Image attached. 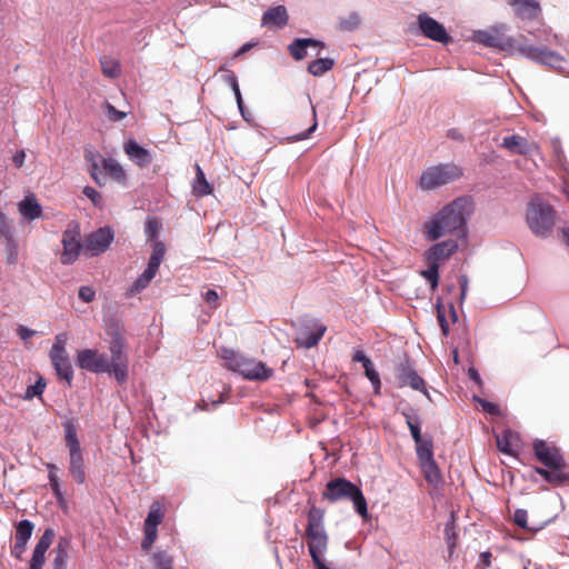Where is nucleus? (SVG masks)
<instances>
[{
  "instance_id": "58",
  "label": "nucleus",
  "mask_w": 569,
  "mask_h": 569,
  "mask_svg": "<svg viewBox=\"0 0 569 569\" xmlns=\"http://www.w3.org/2000/svg\"><path fill=\"white\" fill-rule=\"evenodd\" d=\"M352 360L355 362H361L363 367L372 362L361 350L355 352Z\"/></svg>"
},
{
  "instance_id": "49",
  "label": "nucleus",
  "mask_w": 569,
  "mask_h": 569,
  "mask_svg": "<svg viewBox=\"0 0 569 569\" xmlns=\"http://www.w3.org/2000/svg\"><path fill=\"white\" fill-rule=\"evenodd\" d=\"M157 529L144 527V538L141 542V548L146 551L150 550L151 546L157 539Z\"/></svg>"
},
{
  "instance_id": "3",
  "label": "nucleus",
  "mask_w": 569,
  "mask_h": 569,
  "mask_svg": "<svg viewBox=\"0 0 569 569\" xmlns=\"http://www.w3.org/2000/svg\"><path fill=\"white\" fill-rule=\"evenodd\" d=\"M326 511L315 503L307 511V526L303 535L308 553L317 569H330L326 565V553L330 538L325 525Z\"/></svg>"
},
{
  "instance_id": "10",
  "label": "nucleus",
  "mask_w": 569,
  "mask_h": 569,
  "mask_svg": "<svg viewBox=\"0 0 569 569\" xmlns=\"http://www.w3.org/2000/svg\"><path fill=\"white\" fill-rule=\"evenodd\" d=\"M462 170L455 163H440L428 167L422 171L419 186L423 190H435L439 187L458 180Z\"/></svg>"
},
{
  "instance_id": "37",
  "label": "nucleus",
  "mask_w": 569,
  "mask_h": 569,
  "mask_svg": "<svg viewBox=\"0 0 569 569\" xmlns=\"http://www.w3.org/2000/svg\"><path fill=\"white\" fill-rule=\"evenodd\" d=\"M515 436L510 430H505L501 435L497 436V447L498 449L509 456H513V440Z\"/></svg>"
},
{
  "instance_id": "57",
  "label": "nucleus",
  "mask_w": 569,
  "mask_h": 569,
  "mask_svg": "<svg viewBox=\"0 0 569 569\" xmlns=\"http://www.w3.org/2000/svg\"><path fill=\"white\" fill-rule=\"evenodd\" d=\"M37 332L34 330H31L24 326L18 327V335L22 340H27L31 337H33Z\"/></svg>"
},
{
  "instance_id": "64",
  "label": "nucleus",
  "mask_w": 569,
  "mask_h": 569,
  "mask_svg": "<svg viewBox=\"0 0 569 569\" xmlns=\"http://www.w3.org/2000/svg\"><path fill=\"white\" fill-rule=\"evenodd\" d=\"M491 553L489 551L481 552L480 553V561L481 563L487 568L490 566L491 561Z\"/></svg>"
},
{
  "instance_id": "16",
  "label": "nucleus",
  "mask_w": 569,
  "mask_h": 569,
  "mask_svg": "<svg viewBox=\"0 0 569 569\" xmlns=\"http://www.w3.org/2000/svg\"><path fill=\"white\" fill-rule=\"evenodd\" d=\"M418 24L421 33L433 41L447 44L451 38L445 27L427 13L418 16Z\"/></svg>"
},
{
  "instance_id": "59",
  "label": "nucleus",
  "mask_w": 569,
  "mask_h": 569,
  "mask_svg": "<svg viewBox=\"0 0 569 569\" xmlns=\"http://www.w3.org/2000/svg\"><path fill=\"white\" fill-rule=\"evenodd\" d=\"M219 299V296L217 293L216 290H212V289H209L206 293H204V300L209 305H216V302L218 301Z\"/></svg>"
},
{
  "instance_id": "35",
  "label": "nucleus",
  "mask_w": 569,
  "mask_h": 569,
  "mask_svg": "<svg viewBox=\"0 0 569 569\" xmlns=\"http://www.w3.org/2000/svg\"><path fill=\"white\" fill-rule=\"evenodd\" d=\"M100 64H101L102 73L106 77L116 79L120 76L121 70H120V63L118 60H116L111 57L104 56V57L100 58Z\"/></svg>"
},
{
  "instance_id": "24",
  "label": "nucleus",
  "mask_w": 569,
  "mask_h": 569,
  "mask_svg": "<svg viewBox=\"0 0 569 569\" xmlns=\"http://www.w3.org/2000/svg\"><path fill=\"white\" fill-rule=\"evenodd\" d=\"M403 416L406 418V423L410 429V433L416 443V453H419L421 452V450L425 449H432L433 443L431 438H422L421 436L419 419L406 412H403Z\"/></svg>"
},
{
  "instance_id": "11",
  "label": "nucleus",
  "mask_w": 569,
  "mask_h": 569,
  "mask_svg": "<svg viewBox=\"0 0 569 569\" xmlns=\"http://www.w3.org/2000/svg\"><path fill=\"white\" fill-rule=\"evenodd\" d=\"M227 366L230 370L238 372L248 380L264 381L273 375V370L268 368L264 362L240 355H232L230 358H227Z\"/></svg>"
},
{
  "instance_id": "50",
  "label": "nucleus",
  "mask_w": 569,
  "mask_h": 569,
  "mask_svg": "<svg viewBox=\"0 0 569 569\" xmlns=\"http://www.w3.org/2000/svg\"><path fill=\"white\" fill-rule=\"evenodd\" d=\"M219 71H221L223 73L222 74L223 81L226 83H228L232 90L239 87L238 79L232 70L221 67Z\"/></svg>"
},
{
  "instance_id": "28",
  "label": "nucleus",
  "mask_w": 569,
  "mask_h": 569,
  "mask_svg": "<svg viewBox=\"0 0 569 569\" xmlns=\"http://www.w3.org/2000/svg\"><path fill=\"white\" fill-rule=\"evenodd\" d=\"M99 158L100 156L91 150L84 151V159L90 164V177L97 184L103 186L106 183V176L100 169Z\"/></svg>"
},
{
  "instance_id": "19",
  "label": "nucleus",
  "mask_w": 569,
  "mask_h": 569,
  "mask_svg": "<svg viewBox=\"0 0 569 569\" xmlns=\"http://www.w3.org/2000/svg\"><path fill=\"white\" fill-rule=\"evenodd\" d=\"M501 147L507 149L512 154L532 156L539 152V147L536 142L528 140L519 134L507 136L502 139Z\"/></svg>"
},
{
  "instance_id": "5",
  "label": "nucleus",
  "mask_w": 569,
  "mask_h": 569,
  "mask_svg": "<svg viewBox=\"0 0 569 569\" xmlns=\"http://www.w3.org/2000/svg\"><path fill=\"white\" fill-rule=\"evenodd\" d=\"M558 214L548 202L535 198L526 209V222L530 231L538 238H549L556 227Z\"/></svg>"
},
{
  "instance_id": "42",
  "label": "nucleus",
  "mask_w": 569,
  "mask_h": 569,
  "mask_svg": "<svg viewBox=\"0 0 569 569\" xmlns=\"http://www.w3.org/2000/svg\"><path fill=\"white\" fill-rule=\"evenodd\" d=\"M363 369H365L366 377L370 380V382L375 389V393L378 395L380 392L381 381H380L379 373L377 372V370L373 367V363L371 362L370 365H366V367H363Z\"/></svg>"
},
{
  "instance_id": "21",
  "label": "nucleus",
  "mask_w": 569,
  "mask_h": 569,
  "mask_svg": "<svg viewBox=\"0 0 569 569\" xmlns=\"http://www.w3.org/2000/svg\"><path fill=\"white\" fill-rule=\"evenodd\" d=\"M517 17L522 20H532L538 18L541 12L539 2L536 0H508Z\"/></svg>"
},
{
  "instance_id": "55",
  "label": "nucleus",
  "mask_w": 569,
  "mask_h": 569,
  "mask_svg": "<svg viewBox=\"0 0 569 569\" xmlns=\"http://www.w3.org/2000/svg\"><path fill=\"white\" fill-rule=\"evenodd\" d=\"M437 313H438L437 318H438L441 331L445 336H447L449 333V325H448V321H447L440 306H438V308H437Z\"/></svg>"
},
{
  "instance_id": "60",
  "label": "nucleus",
  "mask_w": 569,
  "mask_h": 569,
  "mask_svg": "<svg viewBox=\"0 0 569 569\" xmlns=\"http://www.w3.org/2000/svg\"><path fill=\"white\" fill-rule=\"evenodd\" d=\"M24 159L26 152L23 150H20L13 156L12 161L17 168H21L24 163Z\"/></svg>"
},
{
  "instance_id": "56",
  "label": "nucleus",
  "mask_w": 569,
  "mask_h": 569,
  "mask_svg": "<svg viewBox=\"0 0 569 569\" xmlns=\"http://www.w3.org/2000/svg\"><path fill=\"white\" fill-rule=\"evenodd\" d=\"M152 256L159 258L160 260H163L166 254V247L161 241H154L152 244Z\"/></svg>"
},
{
  "instance_id": "26",
  "label": "nucleus",
  "mask_w": 569,
  "mask_h": 569,
  "mask_svg": "<svg viewBox=\"0 0 569 569\" xmlns=\"http://www.w3.org/2000/svg\"><path fill=\"white\" fill-rule=\"evenodd\" d=\"M124 152L130 160L141 168L149 166L152 161L149 150L141 147L134 140H129L124 143Z\"/></svg>"
},
{
  "instance_id": "9",
  "label": "nucleus",
  "mask_w": 569,
  "mask_h": 569,
  "mask_svg": "<svg viewBox=\"0 0 569 569\" xmlns=\"http://www.w3.org/2000/svg\"><path fill=\"white\" fill-rule=\"evenodd\" d=\"M108 333L111 336L109 341V351L111 359L109 360V371L116 380L122 385L128 380L129 360L124 351L126 341L123 335L118 328H114Z\"/></svg>"
},
{
  "instance_id": "8",
  "label": "nucleus",
  "mask_w": 569,
  "mask_h": 569,
  "mask_svg": "<svg viewBox=\"0 0 569 569\" xmlns=\"http://www.w3.org/2000/svg\"><path fill=\"white\" fill-rule=\"evenodd\" d=\"M66 446L69 449V472L77 483L86 482L84 460L77 436V426L72 420L63 423Z\"/></svg>"
},
{
  "instance_id": "22",
  "label": "nucleus",
  "mask_w": 569,
  "mask_h": 569,
  "mask_svg": "<svg viewBox=\"0 0 569 569\" xmlns=\"http://www.w3.org/2000/svg\"><path fill=\"white\" fill-rule=\"evenodd\" d=\"M289 14L284 6H276L269 8L261 18V23L264 27L284 28L288 24Z\"/></svg>"
},
{
  "instance_id": "43",
  "label": "nucleus",
  "mask_w": 569,
  "mask_h": 569,
  "mask_svg": "<svg viewBox=\"0 0 569 569\" xmlns=\"http://www.w3.org/2000/svg\"><path fill=\"white\" fill-rule=\"evenodd\" d=\"M311 110H312V118H311L312 123H311V126L306 131L300 132V133L289 138L291 141H300V140L308 139L311 136V133L316 131V129L318 127L317 112H316V108L315 107H311Z\"/></svg>"
},
{
  "instance_id": "25",
  "label": "nucleus",
  "mask_w": 569,
  "mask_h": 569,
  "mask_svg": "<svg viewBox=\"0 0 569 569\" xmlns=\"http://www.w3.org/2000/svg\"><path fill=\"white\" fill-rule=\"evenodd\" d=\"M18 211L28 221L36 220L42 216V207L33 193L27 194L18 203Z\"/></svg>"
},
{
  "instance_id": "63",
  "label": "nucleus",
  "mask_w": 569,
  "mask_h": 569,
  "mask_svg": "<svg viewBox=\"0 0 569 569\" xmlns=\"http://www.w3.org/2000/svg\"><path fill=\"white\" fill-rule=\"evenodd\" d=\"M161 262L162 260L151 254L148 261V267L159 270Z\"/></svg>"
},
{
  "instance_id": "41",
  "label": "nucleus",
  "mask_w": 569,
  "mask_h": 569,
  "mask_svg": "<svg viewBox=\"0 0 569 569\" xmlns=\"http://www.w3.org/2000/svg\"><path fill=\"white\" fill-rule=\"evenodd\" d=\"M154 569H172V558L166 551H157L152 556Z\"/></svg>"
},
{
  "instance_id": "15",
  "label": "nucleus",
  "mask_w": 569,
  "mask_h": 569,
  "mask_svg": "<svg viewBox=\"0 0 569 569\" xmlns=\"http://www.w3.org/2000/svg\"><path fill=\"white\" fill-rule=\"evenodd\" d=\"M77 365L90 372L100 373L109 371V360L104 353L99 352L97 349H83L77 355Z\"/></svg>"
},
{
  "instance_id": "30",
  "label": "nucleus",
  "mask_w": 569,
  "mask_h": 569,
  "mask_svg": "<svg viewBox=\"0 0 569 569\" xmlns=\"http://www.w3.org/2000/svg\"><path fill=\"white\" fill-rule=\"evenodd\" d=\"M445 540L448 547V559L452 560L455 556V549L458 543V532L456 529L453 516H451L450 521L446 523L445 527Z\"/></svg>"
},
{
  "instance_id": "62",
  "label": "nucleus",
  "mask_w": 569,
  "mask_h": 569,
  "mask_svg": "<svg viewBox=\"0 0 569 569\" xmlns=\"http://www.w3.org/2000/svg\"><path fill=\"white\" fill-rule=\"evenodd\" d=\"M459 284L461 288V300L465 299L467 289H468V278L466 276H461L459 278Z\"/></svg>"
},
{
  "instance_id": "48",
  "label": "nucleus",
  "mask_w": 569,
  "mask_h": 569,
  "mask_svg": "<svg viewBox=\"0 0 569 569\" xmlns=\"http://www.w3.org/2000/svg\"><path fill=\"white\" fill-rule=\"evenodd\" d=\"M83 194L91 200L93 206L101 208L103 204V199L100 192H98L94 188L87 186L83 188Z\"/></svg>"
},
{
  "instance_id": "46",
  "label": "nucleus",
  "mask_w": 569,
  "mask_h": 569,
  "mask_svg": "<svg viewBox=\"0 0 569 569\" xmlns=\"http://www.w3.org/2000/svg\"><path fill=\"white\" fill-rule=\"evenodd\" d=\"M46 388V382L42 378H39L38 381L29 386L26 390V398L32 399L33 397H40Z\"/></svg>"
},
{
  "instance_id": "27",
  "label": "nucleus",
  "mask_w": 569,
  "mask_h": 569,
  "mask_svg": "<svg viewBox=\"0 0 569 569\" xmlns=\"http://www.w3.org/2000/svg\"><path fill=\"white\" fill-rule=\"evenodd\" d=\"M309 47L322 49L325 44L319 40L310 38L296 39L288 46V51L293 59L302 60L307 57V49Z\"/></svg>"
},
{
  "instance_id": "20",
  "label": "nucleus",
  "mask_w": 569,
  "mask_h": 569,
  "mask_svg": "<svg viewBox=\"0 0 569 569\" xmlns=\"http://www.w3.org/2000/svg\"><path fill=\"white\" fill-rule=\"evenodd\" d=\"M53 539L54 530L47 528L34 547L29 569H42L46 562V552L52 545Z\"/></svg>"
},
{
  "instance_id": "40",
  "label": "nucleus",
  "mask_w": 569,
  "mask_h": 569,
  "mask_svg": "<svg viewBox=\"0 0 569 569\" xmlns=\"http://www.w3.org/2000/svg\"><path fill=\"white\" fill-rule=\"evenodd\" d=\"M360 24V17L356 12L349 13L347 17H342L339 20V29L342 31H353Z\"/></svg>"
},
{
  "instance_id": "17",
  "label": "nucleus",
  "mask_w": 569,
  "mask_h": 569,
  "mask_svg": "<svg viewBox=\"0 0 569 569\" xmlns=\"http://www.w3.org/2000/svg\"><path fill=\"white\" fill-rule=\"evenodd\" d=\"M417 458L426 481L435 488L438 487L442 482V476L437 462L433 459V450H421V452L417 453Z\"/></svg>"
},
{
  "instance_id": "6",
  "label": "nucleus",
  "mask_w": 569,
  "mask_h": 569,
  "mask_svg": "<svg viewBox=\"0 0 569 569\" xmlns=\"http://www.w3.org/2000/svg\"><path fill=\"white\" fill-rule=\"evenodd\" d=\"M322 498L329 502L351 500L356 511L365 519L368 517L367 500L361 489L346 478L339 477L330 480L326 485Z\"/></svg>"
},
{
  "instance_id": "44",
  "label": "nucleus",
  "mask_w": 569,
  "mask_h": 569,
  "mask_svg": "<svg viewBox=\"0 0 569 569\" xmlns=\"http://www.w3.org/2000/svg\"><path fill=\"white\" fill-rule=\"evenodd\" d=\"M150 284L149 281H147L141 276L138 277V279L132 283V286L128 289L126 292L127 298H131L136 296L137 293H140L142 290H144Z\"/></svg>"
},
{
  "instance_id": "1",
  "label": "nucleus",
  "mask_w": 569,
  "mask_h": 569,
  "mask_svg": "<svg viewBox=\"0 0 569 569\" xmlns=\"http://www.w3.org/2000/svg\"><path fill=\"white\" fill-rule=\"evenodd\" d=\"M472 212V202L461 197L445 206L430 221L425 223L423 233L430 241L448 234L466 236V223Z\"/></svg>"
},
{
  "instance_id": "54",
  "label": "nucleus",
  "mask_w": 569,
  "mask_h": 569,
  "mask_svg": "<svg viewBox=\"0 0 569 569\" xmlns=\"http://www.w3.org/2000/svg\"><path fill=\"white\" fill-rule=\"evenodd\" d=\"M96 297V292L91 287H80L79 289V298L84 302H91L93 301Z\"/></svg>"
},
{
  "instance_id": "45",
  "label": "nucleus",
  "mask_w": 569,
  "mask_h": 569,
  "mask_svg": "<svg viewBox=\"0 0 569 569\" xmlns=\"http://www.w3.org/2000/svg\"><path fill=\"white\" fill-rule=\"evenodd\" d=\"M104 111H106V116L107 118L111 121V122H117V121H120L122 119H124L127 117V112L124 111H120V110H117L111 103L109 102H106L104 103Z\"/></svg>"
},
{
  "instance_id": "52",
  "label": "nucleus",
  "mask_w": 569,
  "mask_h": 569,
  "mask_svg": "<svg viewBox=\"0 0 569 569\" xmlns=\"http://www.w3.org/2000/svg\"><path fill=\"white\" fill-rule=\"evenodd\" d=\"M513 521L517 526L521 528H527L528 526V515L523 509H517L513 513Z\"/></svg>"
},
{
  "instance_id": "18",
  "label": "nucleus",
  "mask_w": 569,
  "mask_h": 569,
  "mask_svg": "<svg viewBox=\"0 0 569 569\" xmlns=\"http://www.w3.org/2000/svg\"><path fill=\"white\" fill-rule=\"evenodd\" d=\"M50 360L59 378L66 380L70 387L73 378V369L66 348L52 346Z\"/></svg>"
},
{
  "instance_id": "23",
  "label": "nucleus",
  "mask_w": 569,
  "mask_h": 569,
  "mask_svg": "<svg viewBox=\"0 0 569 569\" xmlns=\"http://www.w3.org/2000/svg\"><path fill=\"white\" fill-rule=\"evenodd\" d=\"M327 328L325 325L315 322L311 329H303L296 338V342L305 348H312L318 345Z\"/></svg>"
},
{
  "instance_id": "34",
  "label": "nucleus",
  "mask_w": 569,
  "mask_h": 569,
  "mask_svg": "<svg viewBox=\"0 0 569 569\" xmlns=\"http://www.w3.org/2000/svg\"><path fill=\"white\" fill-rule=\"evenodd\" d=\"M68 547L67 540H60L54 548L53 569H67L68 560Z\"/></svg>"
},
{
  "instance_id": "12",
  "label": "nucleus",
  "mask_w": 569,
  "mask_h": 569,
  "mask_svg": "<svg viewBox=\"0 0 569 569\" xmlns=\"http://www.w3.org/2000/svg\"><path fill=\"white\" fill-rule=\"evenodd\" d=\"M61 243L60 262L62 264H72L77 261L84 247V243L81 241V229L78 221L72 220L68 223L62 233Z\"/></svg>"
},
{
  "instance_id": "14",
  "label": "nucleus",
  "mask_w": 569,
  "mask_h": 569,
  "mask_svg": "<svg viewBox=\"0 0 569 569\" xmlns=\"http://www.w3.org/2000/svg\"><path fill=\"white\" fill-rule=\"evenodd\" d=\"M114 233L110 227H102L87 236L83 251L89 257H96L108 250Z\"/></svg>"
},
{
  "instance_id": "4",
  "label": "nucleus",
  "mask_w": 569,
  "mask_h": 569,
  "mask_svg": "<svg viewBox=\"0 0 569 569\" xmlns=\"http://www.w3.org/2000/svg\"><path fill=\"white\" fill-rule=\"evenodd\" d=\"M532 450L536 459L545 467H536V473L552 486H562L569 481L566 459L557 446L536 439Z\"/></svg>"
},
{
  "instance_id": "47",
  "label": "nucleus",
  "mask_w": 569,
  "mask_h": 569,
  "mask_svg": "<svg viewBox=\"0 0 569 569\" xmlns=\"http://www.w3.org/2000/svg\"><path fill=\"white\" fill-rule=\"evenodd\" d=\"M160 231V224L156 218H149L146 222L144 232L147 237L151 240H156L158 238Z\"/></svg>"
},
{
  "instance_id": "61",
  "label": "nucleus",
  "mask_w": 569,
  "mask_h": 569,
  "mask_svg": "<svg viewBox=\"0 0 569 569\" xmlns=\"http://www.w3.org/2000/svg\"><path fill=\"white\" fill-rule=\"evenodd\" d=\"M158 270L150 268L147 266L144 271L140 274L142 278H144L147 281L151 282L152 279L156 277Z\"/></svg>"
},
{
  "instance_id": "33",
  "label": "nucleus",
  "mask_w": 569,
  "mask_h": 569,
  "mask_svg": "<svg viewBox=\"0 0 569 569\" xmlns=\"http://www.w3.org/2000/svg\"><path fill=\"white\" fill-rule=\"evenodd\" d=\"M333 60L330 58H320L311 61L308 66V72L315 77H321L333 68Z\"/></svg>"
},
{
  "instance_id": "51",
  "label": "nucleus",
  "mask_w": 569,
  "mask_h": 569,
  "mask_svg": "<svg viewBox=\"0 0 569 569\" xmlns=\"http://www.w3.org/2000/svg\"><path fill=\"white\" fill-rule=\"evenodd\" d=\"M475 399L482 407L483 411H486V412H488L490 415H499L500 413V409H499L498 405H496L493 402H490V401H487V400L481 399V398H475Z\"/></svg>"
},
{
  "instance_id": "13",
  "label": "nucleus",
  "mask_w": 569,
  "mask_h": 569,
  "mask_svg": "<svg viewBox=\"0 0 569 569\" xmlns=\"http://www.w3.org/2000/svg\"><path fill=\"white\" fill-rule=\"evenodd\" d=\"M395 379L399 388L410 387L416 391L422 392L429 400L431 399L426 381L418 375L410 359L405 358L395 366Z\"/></svg>"
},
{
  "instance_id": "31",
  "label": "nucleus",
  "mask_w": 569,
  "mask_h": 569,
  "mask_svg": "<svg viewBox=\"0 0 569 569\" xmlns=\"http://www.w3.org/2000/svg\"><path fill=\"white\" fill-rule=\"evenodd\" d=\"M193 193L203 197L212 192V188L206 179V176L199 164H196V179L192 186Z\"/></svg>"
},
{
  "instance_id": "53",
  "label": "nucleus",
  "mask_w": 569,
  "mask_h": 569,
  "mask_svg": "<svg viewBox=\"0 0 569 569\" xmlns=\"http://www.w3.org/2000/svg\"><path fill=\"white\" fill-rule=\"evenodd\" d=\"M28 541L18 540L14 538V545L12 546L11 553L17 559H21L23 552L26 551Z\"/></svg>"
},
{
  "instance_id": "7",
  "label": "nucleus",
  "mask_w": 569,
  "mask_h": 569,
  "mask_svg": "<svg viewBox=\"0 0 569 569\" xmlns=\"http://www.w3.org/2000/svg\"><path fill=\"white\" fill-rule=\"evenodd\" d=\"M458 249V242L453 239L438 242L430 247L423 254V262L427 269L420 274L436 289L439 283V267L447 261Z\"/></svg>"
},
{
  "instance_id": "39",
  "label": "nucleus",
  "mask_w": 569,
  "mask_h": 569,
  "mask_svg": "<svg viewBox=\"0 0 569 569\" xmlns=\"http://www.w3.org/2000/svg\"><path fill=\"white\" fill-rule=\"evenodd\" d=\"M33 523L30 520L23 519L16 526V539L28 541L33 531Z\"/></svg>"
},
{
  "instance_id": "32",
  "label": "nucleus",
  "mask_w": 569,
  "mask_h": 569,
  "mask_svg": "<svg viewBox=\"0 0 569 569\" xmlns=\"http://www.w3.org/2000/svg\"><path fill=\"white\" fill-rule=\"evenodd\" d=\"M47 468H48V478H49V482H50V488H51L58 503L60 506H63V505H66V499H64V496H63L61 487H60L59 478L57 476V467L53 463H48Z\"/></svg>"
},
{
  "instance_id": "29",
  "label": "nucleus",
  "mask_w": 569,
  "mask_h": 569,
  "mask_svg": "<svg viewBox=\"0 0 569 569\" xmlns=\"http://www.w3.org/2000/svg\"><path fill=\"white\" fill-rule=\"evenodd\" d=\"M101 164L104 172L109 174L111 179L119 183H123L126 181V172L117 160L112 158H101Z\"/></svg>"
},
{
  "instance_id": "2",
  "label": "nucleus",
  "mask_w": 569,
  "mask_h": 569,
  "mask_svg": "<svg viewBox=\"0 0 569 569\" xmlns=\"http://www.w3.org/2000/svg\"><path fill=\"white\" fill-rule=\"evenodd\" d=\"M479 42L487 47L498 48L501 50L516 49L526 58L549 67H560L565 59L557 52L549 50L547 47H535L526 41L506 37L499 30L479 31L477 33Z\"/></svg>"
},
{
  "instance_id": "38",
  "label": "nucleus",
  "mask_w": 569,
  "mask_h": 569,
  "mask_svg": "<svg viewBox=\"0 0 569 569\" xmlns=\"http://www.w3.org/2000/svg\"><path fill=\"white\" fill-rule=\"evenodd\" d=\"M0 238L3 239L8 246L14 243L10 221L2 211H0Z\"/></svg>"
},
{
  "instance_id": "36",
  "label": "nucleus",
  "mask_w": 569,
  "mask_h": 569,
  "mask_svg": "<svg viewBox=\"0 0 569 569\" xmlns=\"http://www.w3.org/2000/svg\"><path fill=\"white\" fill-rule=\"evenodd\" d=\"M163 510L159 502H153L150 507V511L144 520V527L156 528L161 523L163 519Z\"/></svg>"
}]
</instances>
